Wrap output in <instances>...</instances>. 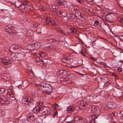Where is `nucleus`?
<instances>
[{"mask_svg":"<svg viewBox=\"0 0 123 123\" xmlns=\"http://www.w3.org/2000/svg\"><path fill=\"white\" fill-rule=\"evenodd\" d=\"M38 86L42 87L43 90L45 91V93L47 95V96L49 97V98L52 97L51 93L52 92V88L51 86L49 84L43 82L37 83Z\"/></svg>","mask_w":123,"mask_h":123,"instance_id":"obj_1","label":"nucleus"},{"mask_svg":"<svg viewBox=\"0 0 123 123\" xmlns=\"http://www.w3.org/2000/svg\"><path fill=\"white\" fill-rule=\"evenodd\" d=\"M43 106H35L33 110L34 113L37 114L38 116H41L42 115Z\"/></svg>","mask_w":123,"mask_h":123,"instance_id":"obj_2","label":"nucleus"},{"mask_svg":"<svg viewBox=\"0 0 123 123\" xmlns=\"http://www.w3.org/2000/svg\"><path fill=\"white\" fill-rule=\"evenodd\" d=\"M0 63L2 66L5 65L4 67L6 68L9 67L10 62L8 58L3 59L0 58Z\"/></svg>","mask_w":123,"mask_h":123,"instance_id":"obj_3","label":"nucleus"},{"mask_svg":"<svg viewBox=\"0 0 123 123\" xmlns=\"http://www.w3.org/2000/svg\"><path fill=\"white\" fill-rule=\"evenodd\" d=\"M40 43L37 42L33 44H29L27 46V47L29 49L31 50L33 49H37L40 48Z\"/></svg>","mask_w":123,"mask_h":123,"instance_id":"obj_4","label":"nucleus"},{"mask_svg":"<svg viewBox=\"0 0 123 123\" xmlns=\"http://www.w3.org/2000/svg\"><path fill=\"white\" fill-rule=\"evenodd\" d=\"M115 17L114 14L111 13H109L107 14L106 17V20L107 22H111Z\"/></svg>","mask_w":123,"mask_h":123,"instance_id":"obj_5","label":"nucleus"},{"mask_svg":"<svg viewBox=\"0 0 123 123\" xmlns=\"http://www.w3.org/2000/svg\"><path fill=\"white\" fill-rule=\"evenodd\" d=\"M87 112L89 113H91L95 112V113L98 114L100 113V111L99 110H97L94 107H93L89 108Z\"/></svg>","mask_w":123,"mask_h":123,"instance_id":"obj_6","label":"nucleus"},{"mask_svg":"<svg viewBox=\"0 0 123 123\" xmlns=\"http://www.w3.org/2000/svg\"><path fill=\"white\" fill-rule=\"evenodd\" d=\"M31 99L27 97H23L22 99L21 102L22 103L25 104L29 105L30 102H31Z\"/></svg>","mask_w":123,"mask_h":123,"instance_id":"obj_7","label":"nucleus"},{"mask_svg":"<svg viewBox=\"0 0 123 123\" xmlns=\"http://www.w3.org/2000/svg\"><path fill=\"white\" fill-rule=\"evenodd\" d=\"M78 107L80 109L82 110L88 105L85 104L83 101H79L78 104Z\"/></svg>","mask_w":123,"mask_h":123,"instance_id":"obj_8","label":"nucleus"},{"mask_svg":"<svg viewBox=\"0 0 123 123\" xmlns=\"http://www.w3.org/2000/svg\"><path fill=\"white\" fill-rule=\"evenodd\" d=\"M42 115H44L49 112L50 110V108L48 106H43Z\"/></svg>","mask_w":123,"mask_h":123,"instance_id":"obj_9","label":"nucleus"},{"mask_svg":"<svg viewBox=\"0 0 123 123\" xmlns=\"http://www.w3.org/2000/svg\"><path fill=\"white\" fill-rule=\"evenodd\" d=\"M2 78L6 80H8L10 79V75L8 74L4 73L0 74Z\"/></svg>","mask_w":123,"mask_h":123,"instance_id":"obj_10","label":"nucleus"},{"mask_svg":"<svg viewBox=\"0 0 123 123\" xmlns=\"http://www.w3.org/2000/svg\"><path fill=\"white\" fill-rule=\"evenodd\" d=\"M106 106L107 108L110 109L114 108L116 106V104L112 102H107Z\"/></svg>","mask_w":123,"mask_h":123,"instance_id":"obj_11","label":"nucleus"},{"mask_svg":"<svg viewBox=\"0 0 123 123\" xmlns=\"http://www.w3.org/2000/svg\"><path fill=\"white\" fill-rule=\"evenodd\" d=\"M35 117L34 115H28L27 117V120L30 122H32L35 121Z\"/></svg>","mask_w":123,"mask_h":123,"instance_id":"obj_12","label":"nucleus"},{"mask_svg":"<svg viewBox=\"0 0 123 123\" xmlns=\"http://www.w3.org/2000/svg\"><path fill=\"white\" fill-rule=\"evenodd\" d=\"M90 100V97L89 96H87L83 100H82L85 104L88 105L89 104V101Z\"/></svg>","mask_w":123,"mask_h":123,"instance_id":"obj_13","label":"nucleus"},{"mask_svg":"<svg viewBox=\"0 0 123 123\" xmlns=\"http://www.w3.org/2000/svg\"><path fill=\"white\" fill-rule=\"evenodd\" d=\"M46 40L48 41L50 43H52L57 41V40L55 38L52 37L49 38L47 37H46Z\"/></svg>","mask_w":123,"mask_h":123,"instance_id":"obj_14","label":"nucleus"},{"mask_svg":"<svg viewBox=\"0 0 123 123\" xmlns=\"http://www.w3.org/2000/svg\"><path fill=\"white\" fill-rule=\"evenodd\" d=\"M23 56L24 55H23L19 53L18 54L17 56L16 57V59L18 61H21L23 60Z\"/></svg>","mask_w":123,"mask_h":123,"instance_id":"obj_15","label":"nucleus"},{"mask_svg":"<svg viewBox=\"0 0 123 123\" xmlns=\"http://www.w3.org/2000/svg\"><path fill=\"white\" fill-rule=\"evenodd\" d=\"M46 47H48L50 49L55 50H57L58 49L57 46L52 45H51L49 46L46 45Z\"/></svg>","mask_w":123,"mask_h":123,"instance_id":"obj_16","label":"nucleus"},{"mask_svg":"<svg viewBox=\"0 0 123 123\" xmlns=\"http://www.w3.org/2000/svg\"><path fill=\"white\" fill-rule=\"evenodd\" d=\"M14 3L16 6L18 8L22 4L21 1H19V0H17L15 2H14Z\"/></svg>","mask_w":123,"mask_h":123,"instance_id":"obj_17","label":"nucleus"},{"mask_svg":"<svg viewBox=\"0 0 123 123\" xmlns=\"http://www.w3.org/2000/svg\"><path fill=\"white\" fill-rule=\"evenodd\" d=\"M68 18L69 19H71L70 20L71 21L72 20H74L76 18V17L75 15L73 14H69L68 15Z\"/></svg>","mask_w":123,"mask_h":123,"instance_id":"obj_18","label":"nucleus"},{"mask_svg":"<svg viewBox=\"0 0 123 123\" xmlns=\"http://www.w3.org/2000/svg\"><path fill=\"white\" fill-rule=\"evenodd\" d=\"M67 111L68 112V113H70L73 111L74 110V109L73 106H70L67 107Z\"/></svg>","mask_w":123,"mask_h":123,"instance_id":"obj_19","label":"nucleus"},{"mask_svg":"<svg viewBox=\"0 0 123 123\" xmlns=\"http://www.w3.org/2000/svg\"><path fill=\"white\" fill-rule=\"evenodd\" d=\"M16 54L14 53H12L10 55L11 59L12 60L14 61L15 60Z\"/></svg>","mask_w":123,"mask_h":123,"instance_id":"obj_20","label":"nucleus"},{"mask_svg":"<svg viewBox=\"0 0 123 123\" xmlns=\"http://www.w3.org/2000/svg\"><path fill=\"white\" fill-rule=\"evenodd\" d=\"M68 55H69L68 54L65 55L64 56L63 58L62 59V61L66 63L67 56H68Z\"/></svg>","mask_w":123,"mask_h":123,"instance_id":"obj_21","label":"nucleus"},{"mask_svg":"<svg viewBox=\"0 0 123 123\" xmlns=\"http://www.w3.org/2000/svg\"><path fill=\"white\" fill-rule=\"evenodd\" d=\"M45 22L44 23V25H50V23L51 22L49 18H46L45 19Z\"/></svg>","mask_w":123,"mask_h":123,"instance_id":"obj_22","label":"nucleus"},{"mask_svg":"<svg viewBox=\"0 0 123 123\" xmlns=\"http://www.w3.org/2000/svg\"><path fill=\"white\" fill-rule=\"evenodd\" d=\"M66 2L64 1H60L58 2V3L60 5H62L65 7L67 6Z\"/></svg>","mask_w":123,"mask_h":123,"instance_id":"obj_23","label":"nucleus"},{"mask_svg":"<svg viewBox=\"0 0 123 123\" xmlns=\"http://www.w3.org/2000/svg\"><path fill=\"white\" fill-rule=\"evenodd\" d=\"M56 13L58 17H61L62 12H61L60 10L58 9Z\"/></svg>","mask_w":123,"mask_h":123,"instance_id":"obj_24","label":"nucleus"},{"mask_svg":"<svg viewBox=\"0 0 123 123\" xmlns=\"http://www.w3.org/2000/svg\"><path fill=\"white\" fill-rule=\"evenodd\" d=\"M13 27L12 26H10V27L8 29H5V31L9 33H11L12 31L11 30L13 28Z\"/></svg>","mask_w":123,"mask_h":123,"instance_id":"obj_25","label":"nucleus"},{"mask_svg":"<svg viewBox=\"0 0 123 123\" xmlns=\"http://www.w3.org/2000/svg\"><path fill=\"white\" fill-rule=\"evenodd\" d=\"M51 8L52 10V12H56L58 10V9H57L55 7V6L52 5L51 6Z\"/></svg>","mask_w":123,"mask_h":123,"instance_id":"obj_26","label":"nucleus"},{"mask_svg":"<svg viewBox=\"0 0 123 123\" xmlns=\"http://www.w3.org/2000/svg\"><path fill=\"white\" fill-rule=\"evenodd\" d=\"M5 115V112L0 109V117H3Z\"/></svg>","mask_w":123,"mask_h":123,"instance_id":"obj_27","label":"nucleus"},{"mask_svg":"<svg viewBox=\"0 0 123 123\" xmlns=\"http://www.w3.org/2000/svg\"><path fill=\"white\" fill-rule=\"evenodd\" d=\"M26 7V6L23 5L22 4L19 7V10H21L22 9H25V8Z\"/></svg>","mask_w":123,"mask_h":123,"instance_id":"obj_28","label":"nucleus"},{"mask_svg":"<svg viewBox=\"0 0 123 123\" xmlns=\"http://www.w3.org/2000/svg\"><path fill=\"white\" fill-rule=\"evenodd\" d=\"M61 15V17L62 16H63L64 17H65L68 15V13L65 11L62 12Z\"/></svg>","mask_w":123,"mask_h":123,"instance_id":"obj_29","label":"nucleus"},{"mask_svg":"<svg viewBox=\"0 0 123 123\" xmlns=\"http://www.w3.org/2000/svg\"><path fill=\"white\" fill-rule=\"evenodd\" d=\"M37 62H38V63H40V64H42L43 63V60L42 59H40L39 57H37ZM38 65L39 64V63H38Z\"/></svg>","mask_w":123,"mask_h":123,"instance_id":"obj_30","label":"nucleus"},{"mask_svg":"<svg viewBox=\"0 0 123 123\" xmlns=\"http://www.w3.org/2000/svg\"><path fill=\"white\" fill-rule=\"evenodd\" d=\"M4 102H2L3 104H8L10 102V100L8 99L5 98Z\"/></svg>","mask_w":123,"mask_h":123,"instance_id":"obj_31","label":"nucleus"},{"mask_svg":"<svg viewBox=\"0 0 123 123\" xmlns=\"http://www.w3.org/2000/svg\"><path fill=\"white\" fill-rule=\"evenodd\" d=\"M71 59H69L68 56H67L66 63L70 64L72 63L71 61Z\"/></svg>","mask_w":123,"mask_h":123,"instance_id":"obj_32","label":"nucleus"},{"mask_svg":"<svg viewBox=\"0 0 123 123\" xmlns=\"http://www.w3.org/2000/svg\"><path fill=\"white\" fill-rule=\"evenodd\" d=\"M91 117L92 120H95L97 118L98 116L95 115H93L91 116Z\"/></svg>","mask_w":123,"mask_h":123,"instance_id":"obj_33","label":"nucleus"},{"mask_svg":"<svg viewBox=\"0 0 123 123\" xmlns=\"http://www.w3.org/2000/svg\"><path fill=\"white\" fill-rule=\"evenodd\" d=\"M71 32L75 34L76 32V30L74 28H72L70 29Z\"/></svg>","mask_w":123,"mask_h":123,"instance_id":"obj_34","label":"nucleus"},{"mask_svg":"<svg viewBox=\"0 0 123 123\" xmlns=\"http://www.w3.org/2000/svg\"><path fill=\"white\" fill-rule=\"evenodd\" d=\"M79 120L78 121V123H83L84 122V120L85 119H82L80 117V118Z\"/></svg>","mask_w":123,"mask_h":123,"instance_id":"obj_35","label":"nucleus"},{"mask_svg":"<svg viewBox=\"0 0 123 123\" xmlns=\"http://www.w3.org/2000/svg\"><path fill=\"white\" fill-rule=\"evenodd\" d=\"M118 20L122 24H123V19L120 17L118 18Z\"/></svg>","mask_w":123,"mask_h":123,"instance_id":"obj_36","label":"nucleus"},{"mask_svg":"<svg viewBox=\"0 0 123 123\" xmlns=\"http://www.w3.org/2000/svg\"><path fill=\"white\" fill-rule=\"evenodd\" d=\"M5 90L3 88H0V94H3L5 92Z\"/></svg>","mask_w":123,"mask_h":123,"instance_id":"obj_37","label":"nucleus"},{"mask_svg":"<svg viewBox=\"0 0 123 123\" xmlns=\"http://www.w3.org/2000/svg\"><path fill=\"white\" fill-rule=\"evenodd\" d=\"M5 99V98L3 96L0 97V103L1 102H4V100Z\"/></svg>","mask_w":123,"mask_h":123,"instance_id":"obj_38","label":"nucleus"},{"mask_svg":"<svg viewBox=\"0 0 123 123\" xmlns=\"http://www.w3.org/2000/svg\"><path fill=\"white\" fill-rule=\"evenodd\" d=\"M50 25H53V26H56L57 25V24L56 23H55L54 21L53 22H51V21L50 23Z\"/></svg>","mask_w":123,"mask_h":123,"instance_id":"obj_39","label":"nucleus"},{"mask_svg":"<svg viewBox=\"0 0 123 123\" xmlns=\"http://www.w3.org/2000/svg\"><path fill=\"white\" fill-rule=\"evenodd\" d=\"M58 105L56 103H55L53 105H52V107L53 108L55 109L57 107H58Z\"/></svg>","mask_w":123,"mask_h":123,"instance_id":"obj_40","label":"nucleus"},{"mask_svg":"<svg viewBox=\"0 0 123 123\" xmlns=\"http://www.w3.org/2000/svg\"><path fill=\"white\" fill-rule=\"evenodd\" d=\"M15 28H14L13 27V28L12 29V30H11L12 31L11 33H12V34H16V31L15 30Z\"/></svg>","mask_w":123,"mask_h":123,"instance_id":"obj_41","label":"nucleus"},{"mask_svg":"<svg viewBox=\"0 0 123 123\" xmlns=\"http://www.w3.org/2000/svg\"><path fill=\"white\" fill-rule=\"evenodd\" d=\"M99 24V22L97 21V20H96L95 21L94 24V25L95 26H97Z\"/></svg>","mask_w":123,"mask_h":123,"instance_id":"obj_42","label":"nucleus"},{"mask_svg":"<svg viewBox=\"0 0 123 123\" xmlns=\"http://www.w3.org/2000/svg\"><path fill=\"white\" fill-rule=\"evenodd\" d=\"M37 106H43L42 105L43 104V102H39L38 103H37Z\"/></svg>","mask_w":123,"mask_h":123,"instance_id":"obj_43","label":"nucleus"},{"mask_svg":"<svg viewBox=\"0 0 123 123\" xmlns=\"http://www.w3.org/2000/svg\"><path fill=\"white\" fill-rule=\"evenodd\" d=\"M80 117L79 116H77L74 119V120L75 121H77L78 122V121L80 119Z\"/></svg>","mask_w":123,"mask_h":123,"instance_id":"obj_44","label":"nucleus"},{"mask_svg":"<svg viewBox=\"0 0 123 123\" xmlns=\"http://www.w3.org/2000/svg\"><path fill=\"white\" fill-rule=\"evenodd\" d=\"M22 4L23 5H25L26 6L28 4V2L27 1H25L24 2H22Z\"/></svg>","mask_w":123,"mask_h":123,"instance_id":"obj_45","label":"nucleus"},{"mask_svg":"<svg viewBox=\"0 0 123 123\" xmlns=\"http://www.w3.org/2000/svg\"><path fill=\"white\" fill-rule=\"evenodd\" d=\"M58 115V112L57 111H56L54 114L53 116V117H55V116L57 117Z\"/></svg>","mask_w":123,"mask_h":123,"instance_id":"obj_46","label":"nucleus"},{"mask_svg":"<svg viewBox=\"0 0 123 123\" xmlns=\"http://www.w3.org/2000/svg\"><path fill=\"white\" fill-rule=\"evenodd\" d=\"M10 95V98L11 99L14 100L15 99V97L12 95Z\"/></svg>","mask_w":123,"mask_h":123,"instance_id":"obj_47","label":"nucleus"},{"mask_svg":"<svg viewBox=\"0 0 123 123\" xmlns=\"http://www.w3.org/2000/svg\"><path fill=\"white\" fill-rule=\"evenodd\" d=\"M95 120H91L89 121L87 123H95Z\"/></svg>","mask_w":123,"mask_h":123,"instance_id":"obj_48","label":"nucleus"},{"mask_svg":"<svg viewBox=\"0 0 123 123\" xmlns=\"http://www.w3.org/2000/svg\"><path fill=\"white\" fill-rule=\"evenodd\" d=\"M80 13L79 12H76L75 13V15L76 17H79V16L80 15Z\"/></svg>","mask_w":123,"mask_h":123,"instance_id":"obj_49","label":"nucleus"},{"mask_svg":"<svg viewBox=\"0 0 123 123\" xmlns=\"http://www.w3.org/2000/svg\"><path fill=\"white\" fill-rule=\"evenodd\" d=\"M58 31L60 33H62L63 34H65L64 32L63 31L61 30H58Z\"/></svg>","mask_w":123,"mask_h":123,"instance_id":"obj_50","label":"nucleus"},{"mask_svg":"<svg viewBox=\"0 0 123 123\" xmlns=\"http://www.w3.org/2000/svg\"><path fill=\"white\" fill-rule=\"evenodd\" d=\"M122 70L120 68L118 67V68H117V71L118 72H121Z\"/></svg>","mask_w":123,"mask_h":123,"instance_id":"obj_51","label":"nucleus"},{"mask_svg":"<svg viewBox=\"0 0 123 123\" xmlns=\"http://www.w3.org/2000/svg\"><path fill=\"white\" fill-rule=\"evenodd\" d=\"M26 9L27 10H30V6L29 5H27L26 6Z\"/></svg>","mask_w":123,"mask_h":123,"instance_id":"obj_52","label":"nucleus"},{"mask_svg":"<svg viewBox=\"0 0 123 123\" xmlns=\"http://www.w3.org/2000/svg\"><path fill=\"white\" fill-rule=\"evenodd\" d=\"M79 53L82 55L83 56H85V54L83 53V51H81Z\"/></svg>","mask_w":123,"mask_h":123,"instance_id":"obj_53","label":"nucleus"},{"mask_svg":"<svg viewBox=\"0 0 123 123\" xmlns=\"http://www.w3.org/2000/svg\"><path fill=\"white\" fill-rule=\"evenodd\" d=\"M43 53H42V52H39V55L41 56H43Z\"/></svg>","mask_w":123,"mask_h":123,"instance_id":"obj_54","label":"nucleus"},{"mask_svg":"<svg viewBox=\"0 0 123 123\" xmlns=\"http://www.w3.org/2000/svg\"><path fill=\"white\" fill-rule=\"evenodd\" d=\"M79 3L81 4H83L84 2L83 0H80V2Z\"/></svg>","mask_w":123,"mask_h":123,"instance_id":"obj_55","label":"nucleus"},{"mask_svg":"<svg viewBox=\"0 0 123 123\" xmlns=\"http://www.w3.org/2000/svg\"><path fill=\"white\" fill-rule=\"evenodd\" d=\"M21 48V46H20L19 45H16L15 47L16 48Z\"/></svg>","mask_w":123,"mask_h":123,"instance_id":"obj_56","label":"nucleus"},{"mask_svg":"<svg viewBox=\"0 0 123 123\" xmlns=\"http://www.w3.org/2000/svg\"><path fill=\"white\" fill-rule=\"evenodd\" d=\"M10 25L6 26L5 27V29H8L10 27Z\"/></svg>","mask_w":123,"mask_h":123,"instance_id":"obj_57","label":"nucleus"},{"mask_svg":"<svg viewBox=\"0 0 123 123\" xmlns=\"http://www.w3.org/2000/svg\"><path fill=\"white\" fill-rule=\"evenodd\" d=\"M91 58L92 60H93L94 61H95L96 60V59L94 58L93 57H91Z\"/></svg>","mask_w":123,"mask_h":123,"instance_id":"obj_58","label":"nucleus"},{"mask_svg":"<svg viewBox=\"0 0 123 123\" xmlns=\"http://www.w3.org/2000/svg\"><path fill=\"white\" fill-rule=\"evenodd\" d=\"M105 85H108L110 84V83L108 82H107L105 84Z\"/></svg>","mask_w":123,"mask_h":123,"instance_id":"obj_59","label":"nucleus"},{"mask_svg":"<svg viewBox=\"0 0 123 123\" xmlns=\"http://www.w3.org/2000/svg\"><path fill=\"white\" fill-rule=\"evenodd\" d=\"M79 18H83V17H82V16L81 15V13H80V15L79 16Z\"/></svg>","mask_w":123,"mask_h":123,"instance_id":"obj_60","label":"nucleus"},{"mask_svg":"<svg viewBox=\"0 0 123 123\" xmlns=\"http://www.w3.org/2000/svg\"><path fill=\"white\" fill-rule=\"evenodd\" d=\"M34 97V98H33V99L35 101H36V100H37V99H35V97Z\"/></svg>","mask_w":123,"mask_h":123,"instance_id":"obj_61","label":"nucleus"},{"mask_svg":"<svg viewBox=\"0 0 123 123\" xmlns=\"http://www.w3.org/2000/svg\"><path fill=\"white\" fill-rule=\"evenodd\" d=\"M112 75L113 76H114V77H117L116 75L115 74H112Z\"/></svg>","mask_w":123,"mask_h":123,"instance_id":"obj_62","label":"nucleus"},{"mask_svg":"<svg viewBox=\"0 0 123 123\" xmlns=\"http://www.w3.org/2000/svg\"><path fill=\"white\" fill-rule=\"evenodd\" d=\"M111 123H116V122L114 121H113V122H111Z\"/></svg>","mask_w":123,"mask_h":123,"instance_id":"obj_63","label":"nucleus"},{"mask_svg":"<svg viewBox=\"0 0 123 123\" xmlns=\"http://www.w3.org/2000/svg\"><path fill=\"white\" fill-rule=\"evenodd\" d=\"M76 0L79 3L80 2V0Z\"/></svg>","mask_w":123,"mask_h":123,"instance_id":"obj_64","label":"nucleus"}]
</instances>
